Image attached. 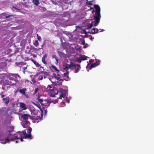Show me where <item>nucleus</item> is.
Wrapping results in <instances>:
<instances>
[{
	"instance_id": "obj_1",
	"label": "nucleus",
	"mask_w": 154,
	"mask_h": 154,
	"mask_svg": "<svg viewBox=\"0 0 154 154\" xmlns=\"http://www.w3.org/2000/svg\"><path fill=\"white\" fill-rule=\"evenodd\" d=\"M94 7L95 9V11L93 9V11L95 12V15H94V18L92 19L93 20L91 23L89 24L88 26L89 29L91 28L93 26H97L100 22L101 17L100 8L99 6L95 4L94 5Z\"/></svg>"
},
{
	"instance_id": "obj_2",
	"label": "nucleus",
	"mask_w": 154,
	"mask_h": 154,
	"mask_svg": "<svg viewBox=\"0 0 154 154\" xmlns=\"http://www.w3.org/2000/svg\"><path fill=\"white\" fill-rule=\"evenodd\" d=\"M19 75L17 74H11L8 79L6 80L4 82V84L16 86L17 83L19 82L17 77H19Z\"/></svg>"
},
{
	"instance_id": "obj_3",
	"label": "nucleus",
	"mask_w": 154,
	"mask_h": 154,
	"mask_svg": "<svg viewBox=\"0 0 154 154\" xmlns=\"http://www.w3.org/2000/svg\"><path fill=\"white\" fill-rule=\"evenodd\" d=\"M38 101L41 103L42 107L45 106L47 108L49 106L50 102L48 100H43L42 99L40 98L39 97H38Z\"/></svg>"
},
{
	"instance_id": "obj_4",
	"label": "nucleus",
	"mask_w": 154,
	"mask_h": 154,
	"mask_svg": "<svg viewBox=\"0 0 154 154\" xmlns=\"http://www.w3.org/2000/svg\"><path fill=\"white\" fill-rule=\"evenodd\" d=\"M75 66V63L72 62H70V64L66 63L63 65V69L66 71H68L69 69H71L73 67V66Z\"/></svg>"
},
{
	"instance_id": "obj_5",
	"label": "nucleus",
	"mask_w": 154,
	"mask_h": 154,
	"mask_svg": "<svg viewBox=\"0 0 154 154\" xmlns=\"http://www.w3.org/2000/svg\"><path fill=\"white\" fill-rule=\"evenodd\" d=\"M58 94L60 96L59 98H57V99H62V97L64 98L66 95V91L62 89H60L59 90Z\"/></svg>"
},
{
	"instance_id": "obj_6",
	"label": "nucleus",
	"mask_w": 154,
	"mask_h": 154,
	"mask_svg": "<svg viewBox=\"0 0 154 154\" xmlns=\"http://www.w3.org/2000/svg\"><path fill=\"white\" fill-rule=\"evenodd\" d=\"M59 90H57L56 89H53V90H51L49 92L50 95L52 97H55V96L58 94Z\"/></svg>"
},
{
	"instance_id": "obj_7",
	"label": "nucleus",
	"mask_w": 154,
	"mask_h": 154,
	"mask_svg": "<svg viewBox=\"0 0 154 154\" xmlns=\"http://www.w3.org/2000/svg\"><path fill=\"white\" fill-rule=\"evenodd\" d=\"M22 133L21 134V137H23V138H28L30 139H32V136L31 134H26L25 131H23L21 132Z\"/></svg>"
},
{
	"instance_id": "obj_8",
	"label": "nucleus",
	"mask_w": 154,
	"mask_h": 154,
	"mask_svg": "<svg viewBox=\"0 0 154 154\" xmlns=\"http://www.w3.org/2000/svg\"><path fill=\"white\" fill-rule=\"evenodd\" d=\"M51 70L52 72H55L57 74V75L60 76L59 74L60 71L57 68V67L54 66L52 65L51 66Z\"/></svg>"
},
{
	"instance_id": "obj_9",
	"label": "nucleus",
	"mask_w": 154,
	"mask_h": 154,
	"mask_svg": "<svg viewBox=\"0 0 154 154\" xmlns=\"http://www.w3.org/2000/svg\"><path fill=\"white\" fill-rule=\"evenodd\" d=\"M8 139H7V138H5L3 136L0 135V143H1L5 144L8 142Z\"/></svg>"
},
{
	"instance_id": "obj_10",
	"label": "nucleus",
	"mask_w": 154,
	"mask_h": 154,
	"mask_svg": "<svg viewBox=\"0 0 154 154\" xmlns=\"http://www.w3.org/2000/svg\"><path fill=\"white\" fill-rule=\"evenodd\" d=\"M75 66H73V67H74L75 69L74 72L75 73H77L79 72V70L81 68L80 65L79 64H77L75 65Z\"/></svg>"
},
{
	"instance_id": "obj_11",
	"label": "nucleus",
	"mask_w": 154,
	"mask_h": 154,
	"mask_svg": "<svg viewBox=\"0 0 154 154\" xmlns=\"http://www.w3.org/2000/svg\"><path fill=\"white\" fill-rule=\"evenodd\" d=\"M14 129V127L13 126L10 125L9 124V126H8L7 127V133H10L11 132L13 131Z\"/></svg>"
},
{
	"instance_id": "obj_12",
	"label": "nucleus",
	"mask_w": 154,
	"mask_h": 154,
	"mask_svg": "<svg viewBox=\"0 0 154 154\" xmlns=\"http://www.w3.org/2000/svg\"><path fill=\"white\" fill-rule=\"evenodd\" d=\"M8 134V136L7 139H8V142L10 141H12L14 140V135L11 134L10 133H7Z\"/></svg>"
},
{
	"instance_id": "obj_13",
	"label": "nucleus",
	"mask_w": 154,
	"mask_h": 154,
	"mask_svg": "<svg viewBox=\"0 0 154 154\" xmlns=\"http://www.w3.org/2000/svg\"><path fill=\"white\" fill-rule=\"evenodd\" d=\"M19 104H20V107L22 110H24L27 109V107L25 104L22 102H20Z\"/></svg>"
},
{
	"instance_id": "obj_14",
	"label": "nucleus",
	"mask_w": 154,
	"mask_h": 154,
	"mask_svg": "<svg viewBox=\"0 0 154 154\" xmlns=\"http://www.w3.org/2000/svg\"><path fill=\"white\" fill-rule=\"evenodd\" d=\"M48 54H45L42 57V62L45 65H46L47 63L45 60V59L47 57Z\"/></svg>"
},
{
	"instance_id": "obj_15",
	"label": "nucleus",
	"mask_w": 154,
	"mask_h": 154,
	"mask_svg": "<svg viewBox=\"0 0 154 154\" xmlns=\"http://www.w3.org/2000/svg\"><path fill=\"white\" fill-rule=\"evenodd\" d=\"M4 102L6 106H7L9 102L10 99L9 97L4 98L2 99Z\"/></svg>"
},
{
	"instance_id": "obj_16",
	"label": "nucleus",
	"mask_w": 154,
	"mask_h": 154,
	"mask_svg": "<svg viewBox=\"0 0 154 154\" xmlns=\"http://www.w3.org/2000/svg\"><path fill=\"white\" fill-rule=\"evenodd\" d=\"M33 103L36 106H37L40 110L41 112V113H42V115H43V110L42 109L41 107V106L40 105V104L39 103Z\"/></svg>"
},
{
	"instance_id": "obj_17",
	"label": "nucleus",
	"mask_w": 154,
	"mask_h": 154,
	"mask_svg": "<svg viewBox=\"0 0 154 154\" xmlns=\"http://www.w3.org/2000/svg\"><path fill=\"white\" fill-rule=\"evenodd\" d=\"M98 31L99 30L97 29L94 28L91 30L90 33L92 34L97 33L98 32Z\"/></svg>"
},
{
	"instance_id": "obj_18",
	"label": "nucleus",
	"mask_w": 154,
	"mask_h": 154,
	"mask_svg": "<svg viewBox=\"0 0 154 154\" xmlns=\"http://www.w3.org/2000/svg\"><path fill=\"white\" fill-rule=\"evenodd\" d=\"M30 123L29 121H26L24 123H23L22 124L23 127L24 128H26L28 127Z\"/></svg>"
},
{
	"instance_id": "obj_19",
	"label": "nucleus",
	"mask_w": 154,
	"mask_h": 154,
	"mask_svg": "<svg viewBox=\"0 0 154 154\" xmlns=\"http://www.w3.org/2000/svg\"><path fill=\"white\" fill-rule=\"evenodd\" d=\"M26 90V89L25 88H24L22 89H21L19 90L20 92L22 94L24 95H26L25 92Z\"/></svg>"
},
{
	"instance_id": "obj_20",
	"label": "nucleus",
	"mask_w": 154,
	"mask_h": 154,
	"mask_svg": "<svg viewBox=\"0 0 154 154\" xmlns=\"http://www.w3.org/2000/svg\"><path fill=\"white\" fill-rule=\"evenodd\" d=\"M21 117L25 120H27L29 118L28 115L27 114H24L22 115Z\"/></svg>"
},
{
	"instance_id": "obj_21",
	"label": "nucleus",
	"mask_w": 154,
	"mask_h": 154,
	"mask_svg": "<svg viewBox=\"0 0 154 154\" xmlns=\"http://www.w3.org/2000/svg\"><path fill=\"white\" fill-rule=\"evenodd\" d=\"M80 57L82 60H87V58H88V57L86 56L85 55L80 56Z\"/></svg>"
},
{
	"instance_id": "obj_22",
	"label": "nucleus",
	"mask_w": 154,
	"mask_h": 154,
	"mask_svg": "<svg viewBox=\"0 0 154 154\" xmlns=\"http://www.w3.org/2000/svg\"><path fill=\"white\" fill-rule=\"evenodd\" d=\"M99 63L97 64L96 63H94L92 64L91 65V69H92L93 68H94L96 66H97L98 65H99L100 64V62L98 60Z\"/></svg>"
},
{
	"instance_id": "obj_23",
	"label": "nucleus",
	"mask_w": 154,
	"mask_h": 154,
	"mask_svg": "<svg viewBox=\"0 0 154 154\" xmlns=\"http://www.w3.org/2000/svg\"><path fill=\"white\" fill-rule=\"evenodd\" d=\"M32 60L37 67H38L40 66V65L36 61L34 60L33 59H32Z\"/></svg>"
},
{
	"instance_id": "obj_24",
	"label": "nucleus",
	"mask_w": 154,
	"mask_h": 154,
	"mask_svg": "<svg viewBox=\"0 0 154 154\" xmlns=\"http://www.w3.org/2000/svg\"><path fill=\"white\" fill-rule=\"evenodd\" d=\"M39 0H33L32 2L35 5H38L39 4Z\"/></svg>"
},
{
	"instance_id": "obj_25",
	"label": "nucleus",
	"mask_w": 154,
	"mask_h": 154,
	"mask_svg": "<svg viewBox=\"0 0 154 154\" xmlns=\"http://www.w3.org/2000/svg\"><path fill=\"white\" fill-rule=\"evenodd\" d=\"M63 81V79H60L58 81H57L56 82V84L57 85H61Z\"/></svg>"
},
{
	"instance_id": "obj_26",
	"label": "nucleus",
	"mask_w": 154,
	"mask_h": 154,
	"mask_svg": "<svg viewBox=\"0 0 154 154\" xmlns=\"http://www.w3.org/2000/svg\"><path fill=\"white\" fill-rule=\"evenodd\" d=\"M52 58L53 59V58H55V60H56V62H55V63L56 64H57V63H58V60L57 59V58L56 57V56L55 55H52Z\"/></svg>"
},
{
	"instance_id": "obj_27",
	"label": "nucleus",
	"mask_w": 154,
	"mask_h": 154,
	"mask_svg": "<svg viewBox=\"0 0 154 154\" xmlns=\"http://www.w3.org/2000/svg\"><path fill=\"white\" fill-rule=\"evenodd\" d=\"M18 133L19 134V139H20V140L21 141H23V137H21V134L22 133V132H18Z\"/></svg>"
},
{
	"instance_id": "obj_28",
	"label": "nucleus",
	"mask_w": 154,
	"mask_h": 154,
	"mask_svg": "<svg viewBox=\"0 0 154 154\" xmlns=\"http://www.w3.org/2000/svg\"><path fill=\"white\" fill-rule=\"evenodd\" d=\"M53 75H54V77H55V79H56L57 80H60V76H57V75H56V74H55V73H54L53 74Z\"/></svg>"
},
{
	"instance_id": "obj_29",
	"label": "nucleus",
	"mask_w": 154,
	"mask_h": 154,
	"mask_svg": "<svg viewBox=\"0 0 154 154\" xmlns=\"http://www.w3.org/2000/svg\"><path fill=\"white\" fill-rule=\"evenodd\" d=\"M33 45L37 47L39 45V43L37 40H35L33 43Z\"/></svg>"
},
{
	"instance_id": "obj_30",
	"label": "nucleus",
	"mask_w": 154,
	"mask_h": 154,
	"mask_svg": "<svg viewBox=\"0 0 154 154\" xmlns=\"http://www.w3.org/2000/svg\"><path fill=\"white\" fill-rule=\"evenodd\" d=\"M14 140L19 139V136H18V135L17 134H14Z\"/></svg>"
},
{
	"instance_id": "obj_31",
	"label": "nucleus",
	"mask_w": 154,
	"mask_h": 154,
	"mask_svg": "<svg viewBox=\"0 0 154 154\" xmlns=\"http://www.w3.org/2000/svg\"><path fill=\"white\" fill-rule=\"evenodd\" d=\"M42 109L43 110V111H44V115H46L47 112V109H45L44 107H42Z\"/></svg>"
},
{
	"instance_id": "obj_32",
	"label": "nucleus",
	"mask_w": 154,
	"mask_h": 154,
	"mask_svg": "<svg viewBox=\"0 0 154 154\" xmlns=\"http://www.w3.org/2000/svg\"><path fill=\"white\" fill-rule=\"evenodd\" d=\"M39 90V89L38 87L35 88L34 91L33 92V94H35L37 93L38 91Z\"/></svg>"
},
{
	"instance_id": "obj_33",
	"label": "nucleus",
	"mask_w": 154,
	"mask_h": 154,
	"mask_svg": "<svg viewBox=\"0 0 154 154\" xmlns=\"http://www.w3.org/2000/svg\"><path fill=\"white\" fill-rule=\"evenodd\" d=\"M69 71H67L66 73H64L63 74L64 77H68V75H69Z\"/></svg>"
},
{
	"instance_id": "obj_34",
	"label": "nucleus",
	"mask_w": 154,
	"mask_h": 154,
	"mask_svg": "<svg viewBox=\"0 0 154 154\" xmlns=\"http://www.w3.org/2000/svg\"><path fill=\"white\" fill-rule=\"evenodd\" d=\"M81 44L83 45H84L85 44V40L83 39L81 40Z\"/></svg>"
},
{
	"instance_id": "obj_35",
	"label": "nucleus",
	"mask_w": 154,
	"mask_h": 154,
	"mask_svg": "<svg viewBox=\"0 0 154 154\" xmlns=\"http://www.w3.org/2000/svg\"><path fill=\"white\" fill-rule=\"evenodd\" d=\"M43 73L44 74V78H46V77L48 75V72H44Z\"/></svg>"
},
{
	"instance_id": "obj_36",
	"label": "nucleus",
	"mask_w": 154,
	"mask_h": 154,
	"mask_svg": "<svg viewBox=\"0 0 154 154\" xmlns=\"http://www.w3.org/2000/svg\"><path fill=\"white\" fill-rule=\"evenodd\" d=\"M82 60L80 58V57L76 59V61L79 63H81L82 61Z\"/></svg>"
},
{
	"instance_id": "obj_37",
	"label": "nucleus",
	"mask_w": 154,
	"mask_h": 154,
	"mask_svg": "<svg viewBox=\"0 0 154 154\" xmlns=\"http://www.w3.org/2000/svg\"><path fill=\"white\" fill-rule=\"evenodd\" d=\"M38 78L39 80H42L43 78V75H39Z\"/></svg>"
},
{
	"instance_id": "obj_38",
	"label": "nucleus",
	"mask_w": 154,
	"mask_h": 154,
	"mask_svg": "<svg viewBox=\"0 0 154 154\" xmlns=\"http://www.w3.org/2000/svg\"><path fill=\"white\" fill-rule=\"evenodd\" d=\"M32 130V129L31 127H29L28 130V133L29 134H31V132Z\"/></svg>"
},
{
	"instance_id": "obj_39",
	"label": "nucleus",
	"mask_w": 154,
	"mask_h": 154,
	"mask_svg": "<svg viewBox=\"0 0 154 154\" xmlns=\"http://www.w3.org/2000/svg\"><path fill=\"white\" fill-rule=\"evenodd\" d=\"M65 103L64 102H62L61 104V106L62 107H64L65 106Z\"/></svg>"
},
{
	"instance_id": "obj_40",
	"label": "nucleus",
	"mask_w": 154,
	"mask_h": 154,
	"mask_svg": "<svg viewBox=\"0 0 154 154\" xmlns=\"http://www.w3.org/2000/svg\"><path fill=\"white\" fill-rule=\"evenodd\" d=\"M37 38L39 41H40L41 39V37L40 36L38 35V34H37Z\"/></svg>"
},
{
	"instance_id": "obj_41",
	"label": "nucleus",
	"mask_w": 154,
	"mask_h": 154,
	"mask_svg": "<svg viewBox=\"0 0 154 154\" xmlns=\"http://www.w3.org/2000/svg\"><path fill=\"white\" fill-rule=\"evenodd\" d=\"M94 61V60L93 59H91L89 61V64L91 63Z\"/></svg>"
},
{
	"instance_id": "obj_42",
	"label": "nucleus",
	"mask_w": 154,
	"mask_h": 154,
	"mask_svg": "<svg viewBox=\"0 0 154 154\" xmlns=\"http://www.w3.org/2000/svg\"><path fill=\"white\" fill-rule=\"evenodd\" d=\"M92 1H90L89 2H88V4L89 5H93L92 3Z\"/></svg>"
},
{
	"instance_id": "obj_43",
	"label": "nucleus",
	"mask_w": 154,
	"mask_h": 154,
	"mask_svg": "<svg viewBox=\"0 0 154 154\" xmlns=\"http://www.w3.org/2000/svg\"><path fill=\"white\" fill-rule=\"evenodd\" d=\"M32 81L33 83H35V82H36V81L35 80V79L34 78H33L32 80Z\"/></svg>"
},
{
	"instance_id": "obj_44",
	"label": "nucleus",
	"mask_w": 154,
	"mask_h": 154,
	"mask_svg": "<svg viewBox=\"0 0 154 154\" xmlns=\"http://www.w3.org/2000/svg\"><path fill=\"white\" fill-rule=\"evenodd\" d=\"M10 16H11V15H10L8 14L6 15L5 17L6 18H8Z\"/></svg>"
},
{
	"instance_id": "obj_45",
	"label": "nucleus",
	"mask_w": 154,
	"mask_h": 154,
	"mask_svg": "<svg viewBox=\"0 0 154 154\" xmlns=\"http://www.w3.org/2000/svg\"><path fill=\"white\" fill-rule=\"evenodd\" d=\"M20 64L21 65H25L26 64V63H24L23 62H20Z\"/></svg>"
},
{
	"instance_id": "obj_46",
	"label": "nucleus",
	"mask_w": 154,
	"mask_h": 154,
	"mask_svg": "<svg viewBox=\"0 0 154 154\" xmlns=\"http://www.w3.org/2000/svg\"><path fill=\"white\" fill-rule=\"evenodd\" d=\"M51 88V85H48V87H47V88Z\"/></svg>"
},
{
	"instance_id": "obj_47",
	"label": "nucleus",
	"mask_w": 154,
	"mask_h": 154,
	"mask_svg": "<svg viewBox=\"0 0 154 154\" xmlns=\"http://www.w3.org/2000/svg\"><path fill=\"white\" fill-rule=\"evenodd\" d=\"M27 68V67H24L23 68V70H25Z\"/></svg>"
},
{
	"instance_id": "obj_48",
	"label": "nucleus",
	"mask_w": 154,
	"mask_h": 154,
	"mask_svg": "<svg viewBox=\"0 0 154 154\" xmlns=\"http://www.w3.org/2000/svg\"><path fill=\"white\" fill-rule=\"evenodd\" d=\"M23 72L24 73H25V70H24L23 69Z\"/></svg>"
},
{
	"instance_id": "obj_49",
	"label": "nucleus",
	"mask_w": 154,
	"mask_h": 154,
	"mask_svg": "<svg viewBox=\"0 0 154 154\" xmlns=\"http://www.w3.org/2000/svg\"><path fill=\"white\" fill-rule=\"evenodd\" d=\"M4 95H2V98H3V97H4Z\"/></svg>"
},
{
	"instance_id": "obj_50",
	"label": "nucleus",
	"mask_w": 154,
	"mask_h": 154,
	"mask_svg": "<svg viewBox=\"0 0 154 154\" xmlns=\"http://www.w3.org/2000/svg\"><path fill=\"white\" fill-rule=\"evenodd\" d=\"M25 96H26L27 98H28V95H25Z\"/></svg>"
},
{
	"instance_id": "obj_51",
	"label": "nucleus",
	"mask_w": 154,
	"mask_h": 154,
	"mask_svg": "<svg viewBox=\"0 0 154 154\" xmlns=\"http://www.w3.org/2000/svg\"><path fill=\"white\" fill-rule=\"evenodd\" d=\"M43 45H42V48H41L40 49H42L43 48Z\"/></svg>"
},
{
	"instance_id": "obj_52",
	"label": "nucleus",
	"mask_w": 154,
	"mask_h": 154,
	"mask_svg": "<svg viewBox=\"0 0 154 154\" xmlns=\"http://www.w3.org/2000/svg\"><path fill=\"white\" fill-rule=\"evenodd\" d=\"M86 48V46H84V48Z\"/></svg>"
},
{
	"instance_id": "obj_53",
	"label": "nucleus",
	"mask_w": 154,
	"mask_h": 154,
	"mask_svg": "<svg viewBox=\"0 0 154 154\" xmlns=\"http://www.w3.org/2000/svg\"><path fill=\"white\" fill-rule=\"evenodd\" d=\"M58 102V100H56V102L57 103Z\"/></svg>"
},
{
	"instance_id": "obj_54",
	"label": "nucleus",
	"mask_w": 154,
	"mask_h": 154,
	"mask_svg": "<svg viewBox=\"0 0 154 154\" xmlns=\"http://www.w3.org/2000/svg\"><path fill=\"white\" fill-rule=\"evenodd\" d=\"M18 91V90H17V91Z\"/></svg>"
},
{
	"instance_id": "obj_55",
	"label": "nucleus",
	"mask_w": 154,
	"mask_h": 154,
	"mask_svg": "<svg viewBox=\"0 0 154 154\" xmlns=\"http://www.w3.org/2000/svg\"><path fill=\"white\" fill-rule=\"evenodd\" d=\"M89 65V64H88V66Z\"/></svg>"
}]
</instances>
